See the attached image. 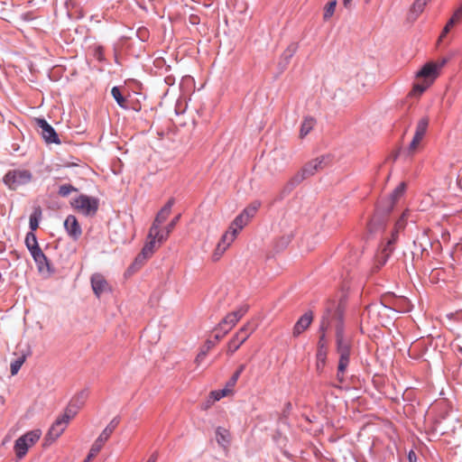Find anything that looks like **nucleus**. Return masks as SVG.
<instances>
[{
  "mask_svg": "<svg viewBox=\"0 0 462 462\" xmlns=\"http://www.w3.org/2000/svg\"><path fill=\"white\" fill-rule=\"evenodd\" d=\"M88 397V390H82L70 400L63 415L58 417L48 430L44 439L45 445L52 443L62 434L69 420L74 418L79 411L84 406Z\"/></svg>",
  "mask_w": 462,
  "mask_h": 462,
  "instance_id": "1",
  "label": "nucleus"
},
{
  "mask_svg": "<svg viewBox=\"0 0 462 462\" xmlns=\"http://www.w3.org/2000/svg\"><path fill=\"white\" fill-rule=\"evenodd\" d=\"M336 349L339 356L337 379L339 382L344 381V374L349 365L350 355L352 351L351 339L345 334L341 325L336 328Z\"/></svg>",
  "mask_w": 462,
  "mask_h": 462,
  "instance_id": "2",
  "label": "nucleus"
},
{
  "mask_svg": "<svg viewBox=\"0 0 462 462\" xmlns=\"http://www.w3.org/2000/svg\"><path fill=\"white\" fill-rule=\"evenodd\" d=\"M32 180V173L28 170L15 169L8 171L4 178V183L11 190H17L21 187L27 185Z\"/></svg>",
  "mask_w": 462,
  "mask_h": 462,
  "instance_id": "3",
  "label": "nucleus"
},
{
  "mask_svg": "<svg viewBox=\"0 0 462 462\" xmlns=\"http://www.w3.org/2000/svg\"><path fill=\"white\" fill-rule=\"evenodd\" d=\"M71 206L84 216L93 217L98 210L99 199L81 194L71 202Z\"/></svg>",
  "mask_w": 462,
  "mask_h": 462,
  "instance_id": "4",
  "label": "nucleus"
},
{
  "mask_svg": "<svg viewBox=\"0 0 462 462\" xmlns=\"http://www.w3.org/2000/svg\"><path fill=\"white\" fill-rule=\"evenodd\" d=\"M255 328L256 326L254 322L245 324L228 342L227 354L233 355L246 341L255 330Z\"/></svg>",
  "mask_w": 462,
  "mask_h": 462,
  "instance_id": "5",
  "label": "nucleus"
},
{
  "mask_svg": "<svg viewBox=\"0 0 462 462\" xmlns=\"http://www.w3.org/2000/svg\"><path fill=\"white\" fill-rule=\"evenodd\" d=\"M328 328H329L328 317V315H325L321 319L320 326L319 328V332L320 335H319V338L318 341V349H317V355H316L318 367L319 366V365H325V364H326L327 354H328L326 331L328 329Z\"/></svg>",
  "mask_w": 462,
  "mask_h": 462,
  "instance_id": "6",
  "label": "nucleus"
},
{
  "mask_svg": "<svg viewBox=\"0 0 462 462\" xmlns=\"http://www.w3.org/2000/svg\"><path fill=\"white\" fill-rule=\"evenodd\" d=\"M120 423V417L116 416L115 417L108 425L104 429V430L100 433L98 438L95 440L93 443L89 453H88V459H92L95 457L98 452L101 450L104 443L109 439L113 431L116 430V428Z\"/></svg>",
  "mask_w": 462,
  "mask_h": 462,
  "instance_id": "7",
  "label": "nucleus"
},
{
  "mask_svg": "<svg viewBox=\"0 0 462 462\" xmlns=\"http://www.w3.org/2000/svg\"><path fill=\"white\" fill-rule=\"evenodd\" d=\"M35 124L39 133L47 143H60L55 129L44 118H36Z\"/></svg>",
  "mask_w": 462,
  "mask_h": 462,
  "instance_id": "8",
  "label": "nucleus"
},
{
  "mask_svg": "<svg viewBox=\"0 0 462 462\" xmlns=\"http://www.w3.org/2000/svg\"><path fill=\"white\" fill-rule=\"evenodd\" d=\"M249 307L247 305L241 306L235 311L228 313L217 325V329L220 330L226 326L228 329H232L236 323L244 317L248 311Z\"/></svg>",
  "mask_w": 462,
  "mask_h": 462,
  "instance_id": "9",
  "label": "nucleus"
},
{
  "mask_svg": "<svg viewBox=\"0 0 462 462\" xmlns=\"http://www.w3.org/2000/svg\"><path fill=\"white\" fill-rule=\"evenodd\" d=\"M330 162L331 156L329 154L322 155L306 163L301 170L309 178L328 165Z\"/></svg>",
  "mask_w": 462,
  "mask_h": 462,
  "instance_id": "10",
  "label": "nucleus"
},
{
  "mask_svg": "<svg viewBox=\"0 0 462 462\" xmlns=\"http://www.w3.org/2000/svg\"><path fill=\"white\" fill-rule=\"evenodd\" d=\"M249 222V219L240 213L232 222L229 229L222 236V241L225 243L228 239V243H232L238 232Z\"/></svg>",
  "mask_w": 462,
  "mask_h": 462,
  "instance_id": "11",
  "label": "nucleus"
},
{
  "mask_svg": "<svg viewBox=\"0 0 462 462\" xmlns=\"http://www.w3.org/2000/svg\"><path fill=\"white\" fill-rule=\"evenodd\" d=\"M175 200L173 198L170 199L167 203L163 206V208L158 212L152 226H151V236L152 235H159V226L162 223H163L167 217L170 216L171 208L174 205Z\"/></svg>",
  "mask_w": 462,
  "mask_h": 462,
  "instance_id": "12",
  "label": "nucleus"
},
{
  "mask_svg": "<svg viewBox=\"0 0 462 462\" xmlns=\"http://www.w3.org/2000/svg\"><path fill=\"white\" fill-rule=\"evenodd\" d=\"M32 256L40 273L46 276H51L54 273L55 270L51 266L50 260L46 257L42 250L32 254Z\"/></svg>",
  "mask_w": 462,
  "mask_h": 462,
  "instance_id": "13",
  "label": "nucleus"
},
{
  "mask_svg": "<svg viewBox=\"0 0 462 462\" xmlns=\"http://www.w3.org/2000/svg\"><path fill=\"white\" fill-rule=\"evenodd\" d=\"M438 75V67L435 63L428 62L416 73V78L419 80L429 81L432 84Z\"/></svg>",
  "mask_w": 462,
  "mask_h": 462,
  "instance_id": "14",
  "label": "nucleus"
},
{
  "mask_svg": "<svg viewBox=\"0 0 462 462\" xmlns=\"http://www.w3.org/2000/svg\"><path fill=\"white\" fill-rule=\"evenodd\" d=\"M395 241V235H393V238L389 239L383 247L377 253L375 256V263L377 268L384 265L389 259L390 255L393 251V243Z\"/></svg>",
  "mask_w": 462,
  "mask_h": 462,
  "instance_id": "15",
  "label": "nucleus"
},
{
  "mask_svg": "<svg viewBox=\"0 0 462 462\" xmlns=\"http://www.w3.org/2000/svg\"><path fill=\"white\" fill-rule=\"evenodd\" d=\"M313 320L312 311H307L304 313L295 323L292 330L293 337H299L303 331H305L311 324Z\"/></svg>",
  "mask_w": 462,
  "mask_h": 462,
  "instance_id": "16",
  "label": "nucleus"
},
{
  "mask_svg": "<svg viewBox=\"0 0 462 462\" xmlns=\"http://www.w3.org/2000/svg\"><path fill=\"white\" fill-rule=\"evenodd\" d=\"M64 227L73 239L77 240L82 234L81 227L75 216L69 215L64 221Z\"/></svg>",
  "mask_w": 462,
  "mask_h": 462,
  "instance_id": "17",
  "label": "nucleus"
},
{
  "mask_svg": "<svg viewBox=\"0 0 462 462\" xmlns=\"http://www.w3.org/2000/svg\"><path fill=\"white\" fill-rule=\"evenodd\" d=\"M328 315L329 324L331 323V319L336 320V327L341 325L344 328L343 324V317H344V308L341 303L337 304L335 308L330 309L328 308L322 317Z\"/></svg>",
  "mask_w": 462,
  "mask_h": 462,
  "instance_id": "18",
  "label": "nucleus"
},
{
  "mask_svg": "<svg viewBox=\"0 0 462 462\" xmlns=\"http://www.w3.org/2000/svg\"><path fill=\"white\" fill-rule=\"evenodd\" d=\"M90 281L93 291L97 297H99L104 291H106L108 285L106 281L101 274H93L91 276Z\"/></svg>",
  "mask_w": 462,
  "mask_h": 462,
  "instance_id": "19",
  "label": "nucleus"
},
{
  "mask_svg": "<svg viewBox=\"0 0 462 462\" xmlns=\"http://www.w3.org/2000/svg\"><path fill=\"white\" fill-rule=\"evenodd\" d=\"M217 444L224 449H227L231 442V435L228 430L217 427L215 431Z\"/></svg>",
  "mask_w": 462,
  "mask_h": 462,
  "instance_id": "20",
  "label": "nucleus"
},
{
  "mask_svg": "<svg viewBox=\"0 0 462 462\" xmlns=\"http://www.w3.org/2000/svg\"><path fill=\"white\" fill-rule=\"evenodd\" d=\"M308 177L303 172L302 170L298 171L285 185L282 193L289 194L295 187H297L300 183H301Z\"/></svg>",
  "mask_w": 462,
  "mask_h": 462,
  "instance_id": "21",
  "label": "nucleus"
},
{
  "mask_svg": "<svg viewBox=\"0 0 462 462\" xmlns=\"http://www.w3.org/2000/svg\"><path fill=\"white\" fill-rule=\"evenodd\" d=\"M25 245L31 254L42 251L41 247L39 246L37 237L33 232L27 233L25 236Z\"/></svg>",
  "mask_w": 462,
  "mask_h": 462,
  "instance_id": "22",
  "label": "nucleus"
},
{
  "mask_svg": "<svg viewBox=\"0 0 462 462\" xmlns=\"http://www.w3.org/2000/svg\"><path fill=\"white\" fill-rule=\"evenodd\" d=\"M298 50V44L295 42L291 43L287 49L282 54V61L280 62V66L284 69L290 62V60L295 54Z\"/></svg>",
  "mask_w": 462,
  "mask_h": 462,
  "instance_id": "23",
  "label": "nucleus"
},
{
  "mask_svg": "<svg viewBox=\"0 0 462 462\" xmlns=\"http://www.w3.org/2000/svg\"><path fill=\"white\" fill-rule=\"evenodd\" d=\"M316 125V120L312 116H306L301 123L300 130V137L304 138Z\"/></svg>",
  "mask_w": 462,
  "mask_h": 462,
  "instance_id": "24",
  "label": "nucleus"
},
{
  "mask_svg": "<svg viewBox=\"0 0 462 462\" xmlns=\"http://www.w3.org/2000/svg\"><path fill=\"white\" fill-rule=\"evenodd\" d=\"M405 189H406V185L404 182H401L394 189L393 191L392 192L391 194V199H392V203L391 205L387 208L386 209V213L389 214L392 209H393V203L402 196V194L404 193L405 191Z\"/></svg>",
  "mask_w": 462,
  "mask_h": 462,
  "instance_id": "25",
  "label": "nucleus"
},
{
  "mask_svg": "<svg viewBox=\"0 0 462 462\" xmlns=\"http://www.w3.org/2000/svg\"><path fill=\"white\" fill-rule=\"evenodd\" d=\"M14 448L16 457L21 459L22 457H23L26 455V453L29 449V447L25 443V439L18 438L15 440Z\"/></svg>",
  "mask_w": 462,
  "mask_h": 462,
  "instance_id": "26",
  "label": "nucleus"
},
{
  "mask_svg": "<svg viewBox=\"0 0 462 462\" xmlns=\"http://www.w3.org/2000/svg\"><path fill=\"white\" fill-rule=\"evenodd\" d=\"M42 212L40 207L35 208L33 212L31 214L29 220L31 232H33L39 227V221L42 217Z\"/></svg>",
  "mask_w": 462,
  "mask_h": 462,
  "instance_id": "27",
  "label": "nucleus"
},
{
  "mask_svg": "<svg viewBox=\"0 0 462 462\" xmlns=\"http://www.w3.org/2000/svg\"><path fill=\"white\" fill-rule=\"evenodd\" d=\"M41 435L42 431L40 430H34L23 434L20 439H25V443L30 448L39 440Z\"/></svg>",
  "mask_w": 462,
  "mask_h": 462,
  "instance_id": "28",
  "label": "nucleus"
},
{
  "mask_svg": "<svg viewBox=\"0 0 462 462\" xmlns=\"http://www.w3.org/2000/svg\"><path fill=\"white\" fill-rule=\"evenodd\" d=\"M429 122H430V120L427 116L420 118L419 120V122L417 123L416 131H415L414 135L422 139L424 134H426L427 129H428Z\"/></svg>",
  "mask_w": 462,
  "mask_h": 462,
  "instance_id": "29",
  "label": "nucleus"
},
{
  "mask_svg": "<svg viewBox=\"0 0 462 462\" xmlns=\"http://www.w3.org/2000/svg\"><path fill=\"white\" fill-rule=\"evenodd\" d=\"M216 345L215 341L212 340H207L203 347L200 349L199 353L198 354L195 362L199 365L200 362L203 361V359L208 355V351Z\"/></svg>",
  "mask_w": 462,
  "mask_h": 462,
  "instance_id": "30",
  "label": "nucleus"
},
{
  "mask_svg": "<svg viewBox=\"0 0 462 462\" xmlns=\"http://www.w3.org/2000/svg\"><path fill=\"white\" fill-rule=\"evenodd\" d=\"M148 239H149V241L145 245H147L154 252L156 240L159 243H162L163 241L166 240V236H164V235L161 231H159V235L153 234L151 236V229H150L149 234H148Z\"/></svg>",
  "mask_w": 462,
  "mask_h": 462,
  "instance_id": "31",
  "label": "nucleus"
},
{
  "mask_svg": "<svg viewBox=\"0 0 462 462\" xmlns=\"http://www.w3.org/2000/svg\"><path fill=\"white\" fill-rule=\"evenodd\" d=\"M430 85L431 84L429 81L418 79V81L414 83L411 94L414 96H420Z\"/></svg>",
  "mask_w": 462,
  "mask_h": 462,
  "instance_id": "32",
  "label": "nucleus"
},
{
  "mask_svg": "<svg viewBox=\"0 0 462 462\" xmlns=\"http://www.w3.org/2000/svg\"><path fill=\"white\" fill-rule=\"evenodd\" d=\"M111 95L118 104L120 107L125 108L126 106V99L122 95L121 90L118 87H113L111 89Z\"/></svg>",
  "mask_w": 462,
  "mask_h": 462,
  "instance_id": "33",
  "label": "nucleus"
},
{
  "mask_svg": "<svg viewBox=\"0 0 462 462\" xmlns=\"http://www.w3.org/2000/svg\"><path fill=\"white\" fill-rule=\"evenodd\" d=\"M260 205H261L260 202L254 201L252 204H250L248 207H246L241 213L250 220L256 213Z\"/></svg>",
  "mask_w": 462,
  "mask_h": 462,
  "instance_id": "34",
  "label": "nucleus"
},
{
  "mask_svg": "<svg viewBox=\"0 0 462 462\" xmlns=\"http://www.w3.org/2000/svg\"><path fill=\"white\" fill-rule=\"evenodd\" d=\"M231 392H232V389L229 388V387H226V386L224 389H222V390L212 391L210 393L211 402H214L216 401H219L221 398L226 396Z\"/></svg>",
  "mask_w": 462,
  "mask_h": 462,
  "instance_id": "35",
  "label": "nucleus"
},
{
  "mask_svg": "<svg viewBox=\"0 0 462 462\" xmlns=\"http://www.w3.org/2000/svg\"><path fill=\"white\" fill-rule=\"evenodd\" d=\"M245 369V365H244V364L240 365L238 366L237 370L234 373V374L227 381L226 387H229L232 389L236 385L239 376L241 375V374L244 372Z\"/></svg>",
  "mask_w": 462,
  "mask_h": 462,
  "instance_id": "36",
  "label": "nucleus"
},
{
  "mask_svg": "<svg viewBox=\"0 0 462 462\" xmlns=\"http://www.w3.org/2000/svg\"><path fill=\"white\" fill-rule=\"evenodd\" d=\"M24 361H25V356H22L11 363L10 370H11L12 375H14L18 373V371L20 370V368L23 365V364L24 363Z\"/></svg>",
  "mask_w": 462,
  "mask_h": 462,
  "instance_id": "37",
  "label": "nucleus"
},
{
  "mask_svg": "<svg viewBox=\"0 0 462 462\" xmlns=\"http://www.w3.org/2000/svg\"><path fill=\"white\" fill-rule=\"evenodd\" d=\"M72 191H78V189L72 186L71 184H63L59 188L58 194L60 197H68Z\"/></svg>",
  "mask_w": 462,
  "mask_h": 462,
  "instance_id": "38",
  "label": "nucleus"
},
{
  "mask_svg": "<svg viewBox=\"0 0 462 462\" xmlns=\"http://www.w3.org/2000/svg\"><path fill=\"white\" fill-rule=\"evenodd\" d=\"M336 5H337L336 0H332L328 3V5L325 7V11H324V19L325 20L329 19L333 15V14L335 12Z\"/></svg>",
  "mask_w": 462,
  "mask_h": 462,
  "instance_id": "39",
  "label": "nucleus"
},
{
  "mask_svg": "<svg viewBox=\"0 0 462 462\" xmlns=\"http://www.w3.org/2000/svg\"><path fill=\"white\" fill-rule=\"evenodd\" d=\"M180 218V215L179 214L173 219H171V221L166 226L165 233H162L164 235V236H166V239L168 238L169 235L174 229V227L177 225V223L179 222Z\"/></svg>",
  "mask_w": 462,
  "mask_h": 462,
  "instance_id": "40",
  "label": "nucleus"
},
{
  "mask_svg": "<svg viewBox=\"0 0 462 462\" xmlns=\"http://www.w3.org/2000/svg\"><path fill=\"white\" fill-rule=\"evenodd\" d=\"M457 22L451 16L450 19L448 21L447 24L445 25L439 41H441L450 31V29L456 24Z\"/></svg>",
  "mask_w": 462,
  "mask_h": 462,
  "instance_id": "41",
  "label": "nucleus"
},
{
  "mask_svg": "<svg viewBox=\"0 0 462 462\" xmlns=\"http://www.w3.org/2000/svg\"><path fill=\"white\" fill-rule=\"evenodd\" d=\"M228 239L226 240V242L224 243L222 241V239L218 242L217 245V248H216V253H215V256L216 255H221L225 251L226 249L227 248V246L231 244V243H228Z\"/></svg>",
  "mask_w": 462,
  "mask_h": 462,
  "instance_id": "42",
  "label": "nucleus"
},
{
  "mask_svg": "<svg viewBox=\"0 0 462 462\" xmlns=\"http://www.w3.org/2000/svg\"><path fill=\"white\" fill-rule=\"evenodd\" d=\"M228 239L226 240V242L224 243L222 241V239L218 242L217 245V248H216V253H215V256L216 255H221L225 251L226 249L227 248V246L231 244V243H228Z\"/></svg>",
  "mask_w": 462,
  "mask_h": 462,
  "instance_id": "43",
  "label": "nucleus"
},
{
  "mask_svg": "<svg viewBox=\"0 0 462 462\" xmlns=\"http://www.w3.org/2000/svg\"><path fill=\"white\" fill-rule=\"evenodd\" d=\"M421 140H422L421 138H420V137H418L416 135L413 136V138H412V140H411V143L409 144V147H408V153L409 154H411V153H413L416 151V149H417V147H418V145H419V143H420Z\"/></svg>",
  "mask_w": 462,
  "mask_h": 462,
  "instance_id": "44",
  "label": "nucleus"
},
{
  "mask_svg": "<svg viewBox=\"0 0 462 462\" xmlns=\"http://www.w3.org/2000/svg\"><path fill=\"white\" fill-rule=\"evenodd\" d=\"M214 330H215V336H214L215 339H216V341H219L229 332L230 329H228L226 326H224V328L218 330L217 326Z\"/></svg>",
  "mask_w": 462,
  "mask_h": 462,
  "instance_id": "45",
  "label": "nucleus"
},
{
  "mask_svg": "<svg viewBox=\"0 0 462 462\" xmlns=\"http://www.w3.org/2000/svg\"><path fill=\"white\" fill-rule=\"evenodd\" d=\"M148 258L143 255L142 253H140L136 257H135V260H134V263L133 264V267L134 266H141L142 264H143V263L147 260Z\"/></svg>",
  "mask_w": 462,
  "mask_h": 462,
  "instance_id": "46",
  "label": "nucleus"
},
{
  "mask_svg": "<svg viewBox=\"0 0 462 462\" xmlns=\"http://www.w3.org/2000/svg\"><path fill=\"white\" fill-rule=\"evenodd\" d=\"M452 17L457 22L460 23L462 21V5L455 10Z\"/></svg>",
  "mask_w": 462,
  "mask_h": 462,
  "instance_id": "47",
  "label": "nucleus"
},
{
  "mask_svg": "<svg viewBox=\"0 0 462 462\" xmlns=\"http://www.w3.org/2000/svg\"><path fill=\"white\" fill-rule=\"evenodd\" d=\"M137 36L144 42L148 37V31L145 28H140L137 31Z\"/></svg>",
  "mask_w": 462,
  "mask_h": 462,
  "instance_id": "48",
  "label": "nucleus"
},
{
  "mask_svg": "<svg viewBox=\"0 0 462 462\" xmlns=\"http://www.w3.org/2000/svg\"><path fill=\"white\" fill-rule=\"evenodd\" d=\"M407 217V212H403L399 220L396 222V227L398 229L402 228L404 226V221Z\"/></svg>",
  "mask_w": 462,
  "mask_h": 462,
  "instance_id": "49",
  "label": "nucleus"
},
{
  "mask_svg": "<svg viewBox=\"0 0 462 462\" xmlns=\"http://www.w3.org/2000/svg\"><path fill=\"white\" fill-rule=\"evenodd\" d=\"M141 253L143 255H145L147 258H149L153 254V251L147 245H144V246L143 247Z\"/></svg>",
  "mask_w": 462,
  "mask_h": 462,
  "instance_id": "50",
  "label": "nucleus"
},
{
  "mask_svg": "<svg viewBox=\"0 0 462 462\" xmlns=\"http://www.w3.org/2000/svg\"><path fill=\"white\" fill-rule=\"evenodd\" d=\"M448 61V58H442L438 62H434L435 65L438 67V71H439V69L444 67Z\"/></svg>",
  "mask_w": 462,
  "mask_h": 462,
  "instance_id": "51",
  "label": "nucleus"
},
{
  "mask_svg": "<svg viewBox=\"0 0 462 462\" xmlns=\"http://www.w3.org/2000/svg\"><path fill=\"white\" fill-rule=\"evenodd\" d=\"M352 1H353V0H343V5H344V6H345L346 9H351V8H352V6H353Z\"/></svg>",
  "mask_w": 462,
  "mask_h": 462,
  "instance_id": "52",
  "label": "nucleus"
},
{
  "mask_svg": "<svg viewBox=\"0 0 462 462\" xmlns=\"http://www.w3.org/2000/svg\"><path fill=\"white\" fill-rule=\"evenodd\" d=\"M408 458L410 462H415L416 461V454L411 450L408 454Z\"/></svg>",
  "mask_w": 462,
  "mask_h": 462,
  "instance_id": "53",
  "label": "nucleus"
},
{
  "mask_svg": "<svg viewBox=\"0 0 462 462\" xmlns=\"http://www.w3.org/2000/svg\"><path fill=\"white\" fill-rule=\"evenodd\" d=\"M157 457H158V455L157 453H153L146 462H156L157 460Z\"/></svg>",
  "mask_w": 462,
  "mask_h": 462,
  "instance_id": "54",
  "label": "nucleus"
},
{
  "mask_svg": "<svg viewBox=\"0 0 462 462\" xmlns=\"http://www.w3.org/2000/svg\"><path fill=\"white\" fill-rule=\"evenodd\" d=\"M102 51H103L102 47H98L97 50V55L98 59H100V55L102 54Z\"/></svg>",
  "mask_w": 462,
  "mask_h": 462,
  "instance_id": "55",
  "label": "nucleus"
},
{
  "mask_svg": "<svg viewBox=\"0 0 462 462\" xmlns=\"http://www.w3.org/2000/svg\"><path fill=\"white\" fill-rule=\"evenodd\" d=\"M376 222H377V219H373V220H372V222H371V224H370V225H371V226H374V225H375V224H376Z\"/></svg>",
  "mask_w": 462,
  "mask_h": 462,
  "instance_id": "56",
  "label": "nucleus"
},
{
  "mask_svg": "<svg viewBox=\"0 0 462 462\" xmlns=\"http://www.w3.org/2000/svg\"><path fill=\"white\" fill-rule=\"evenodd\" d=\"M92 459H88V456H87V457L84 459L83 462H90Z\"/></svg>",
  "mask_w": 462,
  "mask_h": 462,
  "instance_id": "57",
  "label": "nucleus"
},
{
  "mask_svg": "<svg viewBox=\"0 0 462 462\" xmlns=\"http://www.w3.org/2000/svg\"><path fill=\"white\" fill-rule=\"evenodd\" d=\"M383 222H384V220L379 221V225H380V226H383Z\"/></svg>",
  "mask_w": 462,
  "mask_h": 462,
  "instance_id": "58",
  "label": "nucleus"
},
{
  "mask_svg": "<svg viewBox=\"0 0 462 462\" xmlns=\"http://www.w3.org/2000/svg\"><path fill=\"white\" fill-rule=\"evenodd\" d=\"M370 0H365L366 3H368Z\"/></svg>",
  "mask_w": 462,
  "mask_h": 462,
  "instance_id": "59",
  "label": "nucleus"
}]
</instances>
